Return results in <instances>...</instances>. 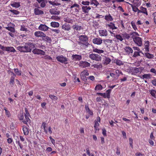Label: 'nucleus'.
Wrapping results in <instances>:
<instances>
[{
  "mask_svg": "<svg viewBox=\"0 0 156 156\" xmlns=\"http://www.w3.org/2000/svg\"><path fill=\"white\" fill-rule=\"evenodd\" d=\"M34 48L35 45L33 43L27 42L25 44L24 46H19L17 48L18 50L21 52H30Z\"/></svg>",
  "mask_w": 156,
  "mask_h": 156,
  "instance_id": "f257e3e1",
  "label": "nucleus"
},
{
  "mask_svg": "<svg viewBox=\"0 0 156 156\" xmlns=\"http://www.w3.org/2000/svg\"><path fill=\"white\" fill-rule=\"evenodd\" d=\"M80 41L79 44L84 45L88 46L89 44L88 42V37L86 35H80L79 37Z\"/></svg>",
  "mask_w": 156,
  "mask_h": 156,
  "instance_id": "f03ea898",
  "label": "nucleus"
},
{
  "mask_svg": "<svg viewBox=\"0 0 156 156\" xmlns=\"http://www.w3.org/2000/svg\"><path fill=\"white\" fill-rule=\"evenodd\" d=\"M34 35L35 36L37 37H43L42 38L45 40L48 41L49 40V37L46 36L45 34L41 31L35 32Z\"/></svg>",
  "mask_w": 156,
  "mask_h": 156,
  "instance_id": "7ed1b4c3",
  "label": "nucleus"
},
{
  "mask_svg": "<svg viewBox=\"0 0 156 156\" xmlns=\"http://www.w3.org/2000/svg\"><path fill=\"white\" fill-rule=\"evenodd\" d=\"M75 18L73 16L70 15L64 17L63 20L66 23L72 24L75 22Z\"/></svg>",
  "mask_w": 156,
  "mask_h": 156,
  "instance_id": "20e7f679",
  "label": "nucleus"
},
{
  "mask_svg": "<svg viewBox=\"0 0 156 156\" xmlns=\"http://www.w3.org/2000/svg\"><path fill=\"white\" fill-rule=\"evenodd\" d=\"M89 57L92 60L97 61H101V58L99 55L93 53L89 55Z\"/></svg>",
  "mask_w": 156,
  "mask_h": 156,
  "instance_id": "39448f33",
  "label": "nucleus"
},
{
  "mask_svg": "<svg viewBox=\"0 0 156 156\" xmlns=\"http://www.w3.org/2000/svg\"><path fill=\"white\" fill-rule=\"evenodd\" d=\"M57 60L62 63L67 64L68 61V59L66 57H65L62 55H58L56 57Z\"/></svg>",
  "mask_w": 156,
  "mask_h": 156,
  "instance_id": "423d86ee",
  "label": "nucleus"
},
{
  "mask_svg": "<svg viewBox=\"0 0 156 156\" xmlns=\"http://www.w3.org/2000/svg\"><path fill=\"white\" fill-rule=\"evenodd\" d=\"M133 41L138 46L142 45V39L139 37H136L133 38Z\"/></svg>",
  "mask_w": 156,
  "mask_h": 156,
  "instance_id": "0eeeda50",
  "label": "nucleus"
},
{
  "mask_svg": "<svg viewBox=\"0 0 156 156\" xmlns=\"http://www.w3.org/2000/svg\"><path fill=\"white\" fill-rule=\"evenodd\" d=\"M82 12L87 15L91 9V7L89 6H81Z\"/></svg>",
  "mask_w": 156,
  "mask_h": 156,
  "instance_id": "6e6552de",
  "label": "nucleus"
},
{
  "mask_svg": "<svg viewBox=\"0 0 156 156\" xmlns=\"http://www.w3.org/2000/svg\"><path fill=\"white\" fill-rule=\"evenodd\" d=\"M99 35L101 37H107L108 35V32L105 29H101L98 31Z\"/></svg>",
  "mask_w": 156,
  "mask_h": 156,
  "instance_id": "1a4fd4ad",
  "label": "nucleus"
},
{
  "mask_svg": "<svg viewBox=\"0 0 156 156\" xmlns=\"http://www.w3.org/2000/svg\"><path fill=\"white\" fill-rule=\"evenodd\" d=\"M49 12L55 15H58L60 13V11H59L58 9H57L55 7L53 6V8H52L49 10Z\"/></svg>",
  "mask_w": 156,
  "mask_h": 156,
  "instance_id": "9d476101",
  "label": "nucleus"
},
{
  "mask_svg": "<svg viewBox=\"0 0 156 156\" xmlns=\"http://www.w3.org/2000/svg\"><path fill=\"white\" fill-rule=\"evenodd\" d=\"M48 122H43L42 124V127L44 129V132L46 134H47L49 130V127L48 125Z\"/></svg>",
  "mask_w": 156,
  "mask_h": 156,
  "instance_id": "9b49d317",
  "label": "nucleus"
},
{
  "mask_svg": "<svg viewBox=\"0 0 156 156\" xmlns=\"http://www.w3.org/2000/svg\"><path fill=\"white\" fill-rule=\"evenodd\" d=\"M92 42L94 44L100 45L102 43V40L101 38H95L93 39Z\"/></svg>",
  "mask_w": 156,
  "mask_h": 156,
  "instance_id": "f8f14e48",
  "label": "nucleus"
},
{
  "mask_svg": "<svg viewBox=\"0 0 156 156\" xmlns=\"http://www.w3.org/2000/svg\"><path fill=\"white\" fill-rule=\"evenodd\" d=\"M3 51H6L8 52H14L16 51L15 48L12 47H5L2 49Z\"/></svg>",
  "mask_w": 156,
  "mask_h": 156,
  "instance_id": "ddd939ff",
  "label": "nucleus"
},
{
  "mask_svg": "<svg viewBox=\"0 0 156 156\" xmlns=\"http://www.w3.org/2000/svg\"><path fill=\"white\" fill-rule=\"evenodd\" d=\"M33 52L35 54L44 55L45 54V52L43 50L36 48L33 50Z\"/></svg>",
  "mask_w": 156,
  "mask_h": 156,
  "instance_id": "4468645a",
  "label": "nucleus"
},
{
  "mask_svg": "<svg viewBox=\"0 0 156 156\" xmlns=\"http://www.w3.org/2000/svg\"><path fill=\"white\" fill-rule=\"evenodd\" d=\"M62 29L65 31H69L71 29L70 25L67 23H65L62 26Z\"/></svg>",
  "mask_w": 156,
  "mask_h": 156,
  "instance_id": "2eb2a0df",
  "label": "nucleus"
},
{
  "mask_svg": "<svg viewBox=\"0 0 156 156\" xmlns=\"http://www.w3.org/2000/svg\"><path fill=\"white\" fill-rule=\"evenodd\" d=\"M74 7H75V12H78V9H79L80 7L79 5L76 3H75L74 4L70 6V8L71 9H72Z\"/></svg>",
  "mask_w": 156,
  "mask_h": 156,
  "instance_id": "dca6fc26",
  "label": "nucleus"
},
{
  "mask_svg": "<svg viewBox=\"0 0 156 156\" xmlns=\"http://www.w3.org/2000/svg\"><path fill=\"white\" fill-rule=\"evenodd\" d=\"M104 19L107 21H112L113 20V17L109 13L106 15L105 16Z\"/></svg>",
  "mask_w": 156,
  "mask_h": 156,
  "instance_id": "f3484780",
  "label": "nucleus"
},
{
  "mask_svg": "<svg viewBox=\"0 0 156 156\" xmlns=\"http://www.w3.org/2000/svg\"><path fill=\"white\" fill-rule=\"evenodd\" d=\"M10 72L12 73L11 75L12 76L10 78L9 83L10 84H12L13 85L14 82V80L16 76V75L13 72L11 71Z\"/></svg>",
  "mask_w": 156,
  "mask_h": 156,
  "instance_id": "a211bd4d",
  "label": "nucleus"
},
{
  "mask_svg": "<svg viewBox=\"0 0 156 156\" xmlns=\"http://www.w3.org/2000/svg\"><path fill=\"white\" fill-rule=\"evenodd\" d=\"M107 27H109V28L112 30L117 29V27H115V24L112 22H110L109 24L106 25Z\"/></svg>",
  "mask_w": 156,
  "mask_h": 156,
  "instance_id": "6ab92c4d",
  "label": "nucleus"
},
{
  "mask_svg": "<svg viewBox=\"0 0 156 156\" xmlns=\"http://www.w3.org/2000/svg\"><path fill=\"white\" fill-rule=\"evenodd\" d=\"M124 50L127 54H129L133 53V49L129 46H126L124 48Z\"/></svg>",
  "mask_w": 156,
  "mask_h": 156,
  "instance_id": "aec40b11",
  "label": "nucleus"
},
{
  "mask_svg": "<svg viewBox=\"0 0 156 156\" xmlns=\"http://www.w3.org/2000/svg\"><path fill=\"white\" fill-rule=\"evenodd\" d=\"M72 57L74 60L79 61L82 59L81 56L78 55H73L72 56Z\"/></svg>",
  "mask_w": 156,
  "mask_h": 156,
  "instance_id": "412c9836",
  "label": "nucleus"
},
{
  "mask_svg": "<svg viewBox=\"0 0 156 156\" xmlns=\"http://www.w3.org/2000/svg\"><path fill=\"white\" fill-rule=\"evenodd\" d=\"M34 13L36 15H40L43 14V11L38 8H36L34 9Z\"/></svg>",
  "mask_w": 156,
  "mask_h": 156,
  "instance_id": "4be33fe9",
  "label": "nucleus"
},
{
  "mask_svg": "<svg viewBox=\"0 0 156 156\" xmlns=\"http://www.w3.org/2000/svg\"><path fill=\"white\" fill-rule=\"evenodd\" d=\"M144 49L145 51L148 52L149 51V42L148 41H145L144 43Z\"/></svg>",
  "mask_w": 156,
  "mask_h": 156,
  "instance_id": "5701e85b",
  "label": "nucleus"
},
{
  "mask_svg": "<svg viewBox=\"0 0 156 156\" xmlns=\"http://www.w3.org/2000/svg\"><path fill=\"white\" fill-rule=\"evenodd\" d=\"M140 10L139 11V13H143L146 14L147 15H148L147 9L146 8H144L142 6H141L140 8Z\"/></svg>",
  "mask_w": 156,
  "mask_h": 156,
  "instance_id": "b1692460",
  "label": "nucleus"
},
{
  "mask_svg": "<svg viewBox=\"0 0 156 156\" xmlns=\"http://www.w3.org/2000/svg\"><path fill=\"white\" fill-rule=\"evenodd\" d=\"M40 30L43 31H46L48 30V27L45 25L41 24L39 27Z\"/></svg>",
  "mask_w": 156,
  "mask_h": 156,
  "instance_id": "393cba45",
  "label": "nucleus"
},
{
  "mask_svg": "<svg viewBox=\"0 0 156 156\" xmlns=\"http://www.w3.org/2000/svg\"><path fill=\"white\" fill-rule=\"evenodd\" d=\"M93 51L99 54L103 53L104 52V51L103 50L95 48H93Z\"/></svg>",
  "mask_w": 156,
  "mask_h": 156,
  "instance_id": "a878e982",
  "label": "nucleus"
},
{
  "mask_svg": "<svg viewBox=\"0 0 156 156\" xmlns=\"http://www.w3.org/2000/svg\"><path fill=\"white\" fill-rule=\"evenodd\" d=\"M90 5H93L97 7L99 5V3L96 0H91L90 2Z\"/></svg>",
  "mask_w": 156,
  "mask_h": 156,
  "instance_id": "bb28decb",
  "label": "nucleus"
},
{
  "mask_svg": "<svg viewBox=\"0 0 156 156\" xmlns=\"http://www.w3.org/2000/svg\"><path fill=\"white\" fill-rule=\"evenodd\" d=\"M122 36L123 39H129L130 37V34L127 33L126 32H124L122 34Z\"/></svg>",
  "mask_w": 156,
  "mask_h": 156,
  "instance_id": "cd10ccee",
  "label": "nucleus"
},
{
  "mask_svg": "<svg viewBox=\"0 0 156 156\" xmlns=\"http://www.w3.org/2000/svg\"><path fill=\"white\" fill-rule=\"evenodd\" d=\"M149 93L151 94V95L155 98H156V90L151 89L149 90Z\"/></svg>",
  "mask_w": 156,
  "mask_h": 156,
  "instance_id": "c85d7f7f",
  "label": "nucleus"
},
{
  "mask_svg": "<svg viewBox=\"0 0 156 156\" xmlns=\"http://www.w3.org/2000/svg\"><path fill=\"white\" fill-rule=\"evenodd\" d=\"M130 36H131V37L133 39V38L136 37H138L140 35L139 34L136 32L133 31L130 34Z\"/></svg>",
  "mask_w": 156,
  "mask_h": 156,
  "instance_id": "c756f323",
  "label": "nucleus"
},
{
  "mask_svg": "<svg viewBox=\"0 0 156 156\" xmlns=\"http://www.w3.org/2000/svg\"><path fill=\"white\" fill-rule=\"evenodd\" d=\"M81 66L83 68L89 67L90 66V64L88 62L86 61L83 62L81 63Z\"/></svg>",
  "mask_w": 156,
  "mask_h": 156,
  "instance_id": "7c9ffc66",
  "label": "nucleus"
},
{
  "mask_svg": "<svg viewBox=\"0 0 156 156\" xmlns=\"http://www.w3.org/2000/svg\"><path fill=\"white\" fill-rule=\"evenodd\" d=\"M23 133L24 135H27L28 134L29 131L28 128L27 126H23Z\"/></svg>",
  "mask_w": 156,
  "mask_h": 156,
  "instance_id": "2f4dec72",
  "label": "nucleus"
},
{
  "mask_svg": "<svg viewBox=\"0 0 156 156\" xmlns=\"http://www.w3.org/2000/svg\"><path fill=\"white\" fill-rule=\"evenodd\" d=\"M28 116H30L27 115H24L26 120H23V123L27 124V122L29 123H30V120L28 117Z\"/></svg>",
  "mask_w": 156,
  "mask_h": 156,
  "instance_id": "473e14b6",
  "label": "nucleus"
},
{
  "mask_svg": "<svg viewBox=\"0 0 156 156\" xmlns=\"http://www.w3.org/2000/svg\"><path fill=\"white\" fill-rule=\"evenodd\" d=\"M73 29L77 31L80 30L82 29L81 26L78 25L77 24H75L73 25Z\"/></svg>",
  "mask_w": 156,
  "mask_h": 156,
  "instance_id": "72a5a7b5",
  "label": "nucleus"
},
{
  "mask_svg": "<svg viewBox=\"0 0 156 156\" xmlns=\"http://www.w3.org/2000/svg\"><path fill=\"white\" fill-rule=\"evenodd\" d=\"M151 75L150 74H144L140 77L141 79H149L151 77Z\"/></svg>",
  "mask_w": 156,
  "mask_h": 156,
  "instance_id": "f704fd0d",
  "label": "nucleus"
},
{
  "mask_svg": "<svg viewBox=\"0 0 156 156\" xmlns=\"http://www.w3.org/2000/svg\"><path fill=\"white\" fill-rule=\"evenodd\" d=\"M144 55L145 57L149 59H151L154 57V55L153 54H150L148 52L145 53Z\"/></svg>",
  "mask_w": 156,
  "mask_h": 156,
  "instance_id": "c9c22d12",
  "label": "nucleus"
},
{
  "mask_svg": "<svg viewBox=\"0 0 156 156\" xmlns=\"http://www.w3.org/2000/svg\"><path fill=\"white\" fill-rule=\"evenodd\" d=\"M51 25L52 27H58L59 26V24L57 22H52L51 23Z\"/></svg>",
  "mask_w": 156,
  "mask_h": 156,
  "instance_id": "e433bc0d",
  "label": "nucleus"
},
{
  "mask_svg": "<svg viewBox=\"0 0 156 156\" xmlns=\"http://www.w3.org/2000/svg\"><path fill=\"white\" fill-rule=\"evenodd\" d=\"M141 53L143 54V53L142 52V51H134L133 54V58H136L138 56H140V53Z\"/></svg>",
  "mask_w": 156,
  "mask_h": 156,
  "instance_id": "4c0bfd02",
  "label": "nucleus"
},
{
  "mask_svg": "<svg viewBox=\"0 0 156 156\" xmlns=\"http://www.w3.org/2000/svg\"><path fill=\"white\" fill-rule=\"evenodd\" d=\"M11 5L13 7L19 8L20 6L19 2H14L13 3L11 4Z\"/></svg>",
  "mask_w": 156,
  "mask_h": 156,
  "instance_id": "58836bf2",
  "label": "nucleus"
},
{
  "mask_svg": "<svg viewBox=\"0 0 156 156\" xmlns=\"http://www.w3.org/2000/svg\"><path fill=\"white\" fill-rule=\"evenodd\" d=\"M97 94L98 95H99L101 96L104 98H107L109 99L110 98L109 97L108 95L107 94L105 93H98Z\"/></svg>",
  "mask_w": 156,
  "mask_h": 156,
  "instance_id": "ea45409f",
  "label": "nucleus"
},
{
  "mask_svg": "<svg viewBox=\"0 0 156 156\" xmlns=\"http://www.w3.org/2000/svg\"><path fill=\"white\" fill-rule=\"evenodd\" d=\"M115 37L118 40H119L121 41H122L123 40V38L122 34L121 35L120 34H117L115 36Z\"/></svg>",
  "mask_w": 156,
  "mask_h": 156,
  "instance_id": "a19ab883",
  "label": "nucleus"
},
{
  "mask_svg": "<svg viewBox=\"0 0 156 156\" xmlns=\"http://www.w3.org/2000/svg\"><path fill=\"white\" fill-rule=\"evenodd\" d=\"M90 2L87 1H83L81 2V3L83 5V6H89L90 4Z\"/></svg>",
  "mask_w": 156,
  "mask_h": 156,
  "instance_id": "79ce46f5",
  "label": "nucleus"
},
{
  "mask_svg": "<svg viewBox=\"0 0 156 156\" xmlns=\"http://www.w3.org/2000/svg\"><path fill=\"white\" fill-rule=\"evenodd\" d=\"M131 24L133 29L134 30L136 31L138 30L135 22L133 21H131Z\"/></svg>",
  "mask_w": 156,
  "mask_h": 156,
  "instance_id": "37998d69",
  "label": "nucleus"
},
{
  "mask_svg": "<svg viewBox=\"0 0 156 156\" xmlns=\"http://www.w3.org/2000/svg\"><path fill=\"white\" fill-rule=\"evenodd\" d=\"M4 109L5 111V115L8 117H9L11 116V114L10 112L7 110L6 107H4Z\"/></svg>",
  "mask_w": 156,
  "mask_h": 156,
  "instance_id": "c03bdc74",
  "label": "nucleus"
},
{
  "mask_svg": "<svg viewBox=\"0 0 156 156\" xmlns=\"http://www.w3.org/2000/svg\"><path fill=\"white\" fill-rule=\"evenodd\" d=\"M49 98H50L53 101L56 102L58 99V98L54 95H49Z\"/></svg>",
  "mask_w": 156,
  "mask_h": 156,
  "instance_id": "a18cd8bd",
  "label": "nucleus"
},
{
  "mask_svg": "<svg viewBox=\"0 0 156 156\" xmlns=\"http://www.w3.org/2000/svg\"><path fill=\"white\" fill-rule=\"evenodd\" d=\"M89 75L88 71L87 70H84L81 73V75L84 76H88Z\"/></svg>",
  "mask_w": 156,
  "mask_h": 156,
  "instance_id": "49530a36",
  "label": "nucleus"
},
{
  "mask_svg": "<svg viewBox=\"0 0 156 156\" xmlns=\"http://www.w3.org/2000/svg\"><path fill=\"white\" fill-rule=\"evenodd\" d=\"M5 28L11 32L14 33L15 32V29L14 27H8Z\"/></svg>",
  "mask_w": 156,
  "mask_h": 156,
  "instance_id": "de8ad7c7",
  "label": "nucleus"
},
{
  "mask_svg": "<svg viewBox=\"0 0 156 156\" xmlns=\"http://www.w3.org/2000/svg\"><path fill=\"white\" fill-rule=\"evenodd\" d=\"M102 89V87L101 84L96 85L95 87V90H101Z\"/></svg>",
  "mask_w": 156,
  "mask_h": 156,
  "instance_id": "09e8293b",
  "label": "nucleus"
},
{
  "mask_svg": "<svg viewBox=\"0 0 156 156\" xmlns=\"http://www.w3.org/2000/svg\"><path fill=\"white\" fill-rule=\"evenodd\" d=\"M14 70L16 74L18 76H20L21 74V72L19 71L18 69H14Z\"/></svg>",
  "mask_w": 156,
  "mask_h": 156,
  "instance_id": "8fccbe9b",
  "label": "nucleus"
},
{
  "mask_svg": "<svg viewBox=\"0 0 156 156\" xmlns=\"http://www.w3.org/2000/svg\"><path fill=\"white\" fill-rule=\"evenodd\" d=\"M132 8L133 11L135 12H137L138 15L139 14V11L140 10L136 6H132Z\"/></svg>",
  "mask_w": 156,
  "mask_h": 156,
  "instance_id": "3c124183",
  "label": "nucleus"
},
{
  "mask_svg": "<svg viewBox=\"0 0 156 156\" xmlns=\"http://www.w3.org/2000/svg\"><path fill=\"white\" fill-rule=\"evenodd\" d=\"M115 63L118 66L122 65L123 64L122 61L119 59L116 60Z\"/></svg>",
  "mask_w": 156,
  "mask_h": 156,
  "instance_id": "603ef678",
  "label": "nucleus"
},
{
  "mask_svg": "<svg viewBox=\"0 0 156 156\" xmlns=\"http://www.w3.org/2000/svg\"><path fill=\"white\" fill-rule=\"evenodd\" d=\"M18 118L20 120H23L24 118L23 113L19 114L18 115Z\"/></svg>",
  "mask_w": 156,
  "mask_h": 156,
  "instance_id": "864d4df0",
  "label": "nucleus"
},
{
  "mask_svg": "<svg viewBox=\"0 0 156 156\" xmlns=\"http://www.w3.org/2000/svg\"><path fill=\"white\" fill-rule=\"evenodd\" d=\"M9 11L11 12L14 14L18 15L20 13V12L16 10L11 9Z\"/></svg>",
  "mask_w": 156,
  "mask_h": 156,
  "instance_id": "5fc2aeb1",
  "label": "nucleus"
},
{
  "mask_svg": "<svg viewBox=\"0 0 156 156\" xmlns=\"http://www.w3.org/2000/svg\"><path fill=\"white\" fill-rule=\"evenodd\" d=\"M16 143L19 146L21 150L23 149V145L20 143L19 140H17L16 141Z\"/></svg>",
  "mask_w": 156,
  "mask_h": 156,
  "instance_id": "6e6d98bb",
  "label": "nucleus"
},
{
  "mask_svg": "<svg viewBox=\"0 0 156 156\" xmlns=\"http://www.w3.org/2000/svg\"><path fill=\"white\" fill-rule=\"evenodd\" d=\"M51 19L55 20H59L60 19V18L58 16H52L51 17Z\"/></svg>",
  "mask_w": 156,
  "mask_h": 156,
  "instance_id": "4d7b16f0",
  "label": "nucleus"
},
{
  "mask_svg": "<svg viewBox=\"0 0 156 156\" xmlns=\"http://www.w3.org/2000/svg\"><path fill=\"white\" fill-rule=\"evenodd\" d=\"M129 144L130 146L132 148H133V140L131 138H129Z\"/></svg>",
  "mask_w": 156,
  "mask_h": 156,
  "instance_id": "13d9d810",
  "label": "nucleus"
},
{
  "mask_svg": "<svg viewBox=\"0 0 156 156\" xmlns=\"http://www.w3.org/2000/svg\"><path fill=\"white\" fill-rule=\"evenodd\" d=\"M102 133L104 136H107L106 134V131L105 128H103L102 129Z\"/></svg>",
  "mask_w": 156,
  "mask_h": 156,
  "instance_id": "bf43d9fd",
  "label": "nucleus"
},
{
  "mask_svg": "<svg viewBox=\"0 0 156 156\" xmlns=\"http://www.w3.org/2000/svg\"><path fill=\"white\" fill-rule=\"evenodd\" d=\"M25 113H24V115H29L30 116V115L28 111L27 108H25Z\"/></svg>",
  "mask_w": 156,
  "mask_h": 156,
  "instance_id": "052dcab7",
  "label": "nucleus"
},
{
  "mask_svg": "<svg viewBox=\"0 0 156 156\" xmlns=\"http://www.w3.org/2000/svg\"><path fill=\"white\" fill-rule=\"evenodd\" d=\"M49 4H51L53 5H59V4L56 3L55 2H52L50 1H49Z\"/></svg>",
  "mask_w": 156,
  "mask_h": 156,
  "instance_id": "680f3d73",
  "label": "nucleus"
},
{
  "mask_svg": "<svg viewBox=\"0 0 156 156\" xmlns=\"http://www.w3.org/2000/svg\"><path fill=\"white\" fill-rule=\"evenodd\" d=\"M96 16H95V18H101L104 17V16H103L101 15H100L98 14L97 13L96 14Z\"/></svg>",
  "mask_w": 156,
  "mask_h": 156,
  "instance_id": "e2e57ef3",
  "label": "nucleus"
},
{
  "mask_svg": "<svg viewBox=\"0 0 156 156\" xmlns=\"http://www.w3.org/2000/svg\"><path fill=\"white\" fill-rule=\"evenodd\" d=\"M150 72L153 73L154 74V75H156V70L154 68H152L150 69Z\"/></svg>",
  "mask_w": 156,
  "mask_h": 156,
  "instance_id": "0e129e2a",
  "label": "nucleus"
},
{
  "mask_svg": "<svg viewBox=\"0 0 156 156\" xmlns=\"http://www.w3.org/2000/svg\"><path fill=\"white\" fill-rule=\"evenodd\" d=\"M151 83L154 86H156V79H154L151 81Z\"/></svg>",
  "mask_w": 156,
  "mask_h": 156,
  "instance_id": "69168bd1",
  "label": "nucleus"
},
{
  "mask_svg": "<svg viewBox=\"0 0 156 156\" xmlns=\"http://www.w3.org/2000/svg\"><path fill=\"white\" fill-rule=\"evenodd\" d=\"M143 22L140 20H138L136 24L137 25H141L143 24Z\"/></svg>",
  "mask_w": 156,
  "mask_h": 156,
  "instance_id": "338daca9",
  "label": "nucleus"
},
{
  "mask_svg": "<svg viewBox=\"0 0 156 156\" xmlns=\"http://www.w3.org/2000/svg\"><path fill=\"white\" fill-rule=\"evenodd\" d=\"M7 142L9 144L11 143L13 141V140L12 138H8L7 139Z\"/></svg>",
  "mask_w": 156,
  "mask_h": 156,
  "instance_id": "774afa93",
  "label": "nucleus"
}]
</instances>
